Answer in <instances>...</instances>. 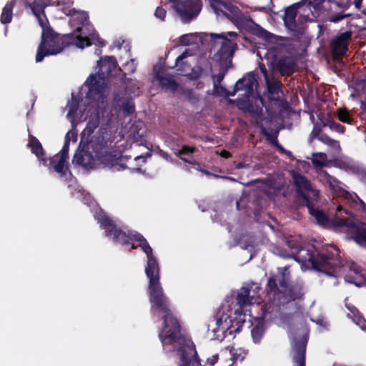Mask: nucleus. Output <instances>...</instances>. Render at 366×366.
Wrapping results in <instances>:
<instances>
[{
	"label": "nucleus",
	"instance_id": "f257e3e1",
	"mask_svg": "<svg viewBox=\"0 0 366 366\" xmlns=\"http://www.w3.org/2000/svg\"><path fill=\"white\" fill-rule=\"evenodd\" d=\"M133 239L139 242L138 247L147 255V261L145 274L149 279L147 293L150 303V312L163 320V323L179 320L174 314L172 303L160 283L159 266L153 250L144 237L134 232Z\"/></svg>",
	"mask_w": 366,
	"mask_h": 366
},
{
	"label": "nucleus",
	"instance_id": "f03ea898",
	"mask_svg": "<svg viewBox=\"0 0 366 366\" xmlns=\"http://www.w3.org/2000/svg\"><path fill=\"white\" fill-rule=\"evenodd\" d=\"M287 245L295 261L303 265H311L314 269L329 276H334L339 264V250L336 247L329 246L318 250L312 244H302L294 239H289Z\"/></svg>",
	"mask_w": 366,
	"mask_h": 366
},
{
	"label": "nucleus",
	"instance_id": "7ed1b4c3",
	"mask_svg": "<svg viewBox=\"0 0 366 366\" xmlns=\"http://www.w3.org/2000/svg\"><path fill=\"white\" fill-rule=\"evenodd\" d=\"M159 338L164 348L172 346V350L178 352L181 362L179 366L201 365L195 345L182 333L179 320L163 323Z\"/></svg>",
	"mask_w": 366,
	"mask_h": 366
},
{
	"label": "nucleus",
	"instance_id": "20e7f679",
	"mask_svg": "<svg viewBox=\"0 0 366 366\" xmlns=\"http://www.w3.org/2000/svg\"><path fill=\"white\" fill-rule=\"evenodd\" d=\"M81 27L78 26L72 33L61 35L51 29L44 30L41 42L38 46L36 61L41 62L44 57L56 55L64 48L74 45L84 49L92 45L87 36L81 35Z\"/></svg>",
	"mask_w": 366,
	"mask_h": 366
},
{
	"label": "nucleus",
	"instance_id": "39448f33",
	"mask_svg": "<svg viewBox=\"0 0 366 366\" xmlns=\"http://www.w3.org/2000/svg\"><path fill=\"white\" fill-rule=\"evenodd\" d=\"M290 267H278L276 274H271L267 280L266 291L283 305L302 299L305 295L304 284L302 281L290 282Z\"/></svg>",
	"mask_w": 366,
	"mask_h": 366
},
{
	"label": "nucleus",
	"instance_id": "423d86ee",
	"mask_svg": "<svg viewBox=\"0 0 366 366\" xmlns=\"http://www.w3.org/2000/svg\"><path fill=\"white\" fill-rule=\"evenodd\" d=\"M210 6L217 15L222 14L232 21L237 26L242 27L249 16H247L240 9L230 3L222 0H209Z\"/></svg>",
	"mask_w": 366,
	"mask_h": 366
},
{
	"label": "nucleus",
	"instance_id": "0eeeda50",
	"mask_svg": "<svg viewBox=\"0 0 366 366\" xmlns=\"http://www.w3.org/2000/svg\"><path fill=\"white\" fill-rule=\"evenodd\" d=\"M299 4L294 3L285 9L282 20L285 28L296 39H301L305 34V27L302 26L298 11Z\"/></svg>",
	"mask_w": 366,
	"mask_h": 366
},
{
	"label": "nucleus",
	"instance_id": "6e6552de",
	"mask_svg": "<svg viewBox=\"0 0 366 366\" xmlns=\"http://www.w3.org/2000/svg\"><path fill=\"white\" fill-rule=\"evenodd\" d=\"M89 148L92 149L97 158L106 156L109 153V149L112 140V135L107 128L100 127L97 132L89 139H86Z\"/></svg>",
	"mask_w": 366,
	"mask_h": 366
},
{
	"label": "nucleus",
	"instance_id": "1a4fd4ad",
	"mask_svg": "<svg viewBox=\"0 0 366 366\" xmlns=\"http://www.w3.org/2000/svg\"><path fill=\"white\" fill-rule=\"evenodd\" d=\"M201 0H181L174 7L182 22L187 24L194 20L202 10Z\"/></svg>",
	"mask_w": 366,
	"mask_h": 366
},
{
	"label": "nucleus",
	"instance_id": "9d476101",
	"mask_svg": "<svg viewBox=\"0 0 366 366\" xmlns=\"http://www.w3.org/2000/svg\"><path fill=\"white\" fill-rule=\"evenodd\" d=\"M297 59L290 54L274 55L271 67L283 76H290L296 71Z\"/></svg>",
	"mask_w": 366,
	"mask_h": 366
},
{
	"label": "nucleus",
	"instance_id": "9b49d317",
	"mask_svg": "<svg viewBox=\"0 0 366 366\" xmlns=\"http://www.w3.org/2000/svg\"><path fill=\"white\" fill-rule=\"evenodd\" d=\"M212 46L219 45L220 48L215 54L216 58L227 60L231 59L236 49V44L224 34H211Z\"/></svg>",
	"mask_w": 366,
	"mask_h": 366
},
{
	"label": "nucleus",
	"instance_id": "f8f14e48",
	"mask_svg": "<svg viewBox=\"0 0 366 366\" xmlns=\"http://www.w3.org/2000/svg\"><path fill=\"white\" fill-rule=\"evenodd\" d=\"M69 144L70 139L68 132L66 135L61 150L58 154L49 159V167H53L54 170L59 174L60 177H64L68 169Z\"/></svg>",
	"mask_w": 366,
	"mask_h": 366
},
{
	"label": "nucleus",
	"instance_id": "ddd939ff",
	"mask_svg": "<svg viewBox=\"0 0 366 366\" xmlns=\"http://www.w3.org/2000/svg\"><path fill=\"white\" fill-rule=\"evenodd\" d=\"M106 78L100 73L90 74L87 78L85 84L88 85L86 98L99 99L104 91V79Z\"/></svg>",
	"mask_w": 366,
	"mask_h": 366
},
{
	"label": "nucleus",
	"instance_id": "4468645a",
	"mask_svg": "<svg viewBox=\"0 0 366 366\" xmlns=\"http://www.w3.org/2000/svg\"><path fill=\"white\" fill-rule=\"evenodd\" d=\"M269 300L262 306V315L259 317L263 320L272 321L277 318H281L282 312V307L285 305L282 304L272 295H268Z\"/></svg>",
	"mask_w": 366,
	"mask_h": 366
},
{
	"label": "nucleus",
	"instance_id": "2eb2a0df",
	"mask_svg": "<svg viewBox=\"0 0 366 366\" xmlns=\"http://www.w3.org/2000/svg\"><path fill=\"white\" fill-rule=\"evenodd\" d=\"M352 31H346L336 36L330 42V47L335 56H342L348 50L349 42L352 39Z\"/></svg>",
	"mask_w": 366,
	"mask_h": 366
},
{
	"label": "nucleus",
	"instance_id": "dca6fc26",
	"mask_svg": "<svg viewBox=\"0 0 366 366\" xmlns=\"http://www.w3.org/2000/svg\"><path fill=\"white\" fill-rule=\"evenodd\" d=\"M154 79L158 81L160 88L165 92H170L174 94L179 88V84L173 78V76L165 73V71L161 66L157 69L156 66L154 68Z\"/></svg>",
	"mask_w": 366,
	"mask_h": 366
},
{
	"label": "nucleus",
	"instance_id": "f3484780",
	"mask_svg": "<svg viewBox=\"0 0 366 366\" xmlns=\"http://www.w3.org/2000/svg\"><path fill=\"white\" fill-rule=\"evenodd\" d=\"M258 85L256 74L249 72L235 84L234 92L229 95L234 96L239 91H244V94L249 97L253 94L254 88Z\"/></svg>",
	"mask_w": 366,
	"mask_h": 366
},
{
	"label": "nucleus",
	"instance_id": "a211bd4d",
	"mask_svg": "<svg viewBox=\"0 0 366 366\" xmlns=\"http://www.w3.org/2000/svg\"><path fill=\"white\" fill-rule=\"evenodd\" d=\"M307 338L302 337L300 339L295 340L292 345V362L294 366H306V347Z\"/></svg>",
	"mask_w": 366,
	"mask_h": 366
},
{
	"label": "nucleus",
	"instance_id": "6ab92c4d",
	"mask_svg": "<svg viewBox=\"0 0 366 366\" xmlns=\"http://www.w3.org/2000/svg\"><path fill=\"white\" fill-rule=\"evenodd\" d=\"M24 5L26 7H29L33 13V14L36 17L39 21L40 26L43 28L45 27L46 23L43 20L41 15L45 16L44 9L46 6H61L64 5V3L61 1H55L52 3L49 1H34L32 3H29L27 0L24 1Z\"/></svg>",
	"mask_w": 366,
	"mask_h": 366
},
{
	"label": "nucleus",
	"instance_id": "aec40b11",
	"mask_svg": "<svg viewBox=\"0 0 366 366\" xmlns=\"http://www.w3.org/2000/svg\"><path fill=\"white\" fill-rule=\"evenodd\" d=\"M253 286H255L254 290L259 292L260 287L255 284L252 283L251 286L249 287H242L237 292L236 300L237 304L239 306L241 309L246 307L247 306L254 304L257 302V298L259 297H255V295H251L250 292Z\"/></svg>",
	"mask_w": 366,
	"mask_h": 366
},
{
	"label": "nucleus",
	"instance_id": "412c9836",
	"mask_svg": "<svg viewBox=\"0 0 366 366\" xmlns=\"http://www.w3.org/2000/svg\"><path fill=\"white\" fill-rule=\"evenodd\" d=\"M298 11L300 20L302 22V26H305V30L307 28V22H311L317 17L319 13H316L313 9V4L308 0H302L299 2Z\"/></svg>",
	"mask_w": 366,
	"mask_h": 366
},
{
	"label": "nucleus",
	"instance_id": "4be33fe9",
	"mask_svg": "<svg viewBox=\"0 0 366 366\" xmlns=\"http://www.w3.org/2000/svg\"><path fill=\"white\" fill-rule=\"evenodd\" d=\"M294 183L296 187V192L297 197L302 200V204L307 202V201H310L311 199L305 193V192H309L312 190V186L305 176L295 173L293 175Z\"/></svg>",
	"mask_w": 366,
	"mask_h": 366
},
{
	"label": "nucleus",
	"instance_id": "5701e85b",
	"mask_svg": "<svg viewBox=\"0 0 366 366\" xmlns=\"http://www.w3.org/2000/svg\"><path fill=\"white\" fill-rule=\"evenodd\" d=\"M99 71H98L105 78L115 76L117 72H122L118 66L117 61L114 56H105L104 59L99 61Z\"/></svg>",
	"mask_w": 366,
	"mask_h": 366
},
{
	"label": "nucleus",
	"instance_id": "b1692460",
	"mask_svg": "<svg viewBox=\"0 0 366 366\" xmlns=\"http://www.w3.org/2000/svg\"><path fill=\"white\" fill-rule=\"evenodd\" d=\"M135 231L129 232L128 234L122 231L117 227H113L110 230L107 231V237H112L115 243L122 245L129 244L133 239V235Z\"/></svg>",
	"mask_w": 366,
	"mask_h": 366
},
{
	"label": "nucleus",
	"instance_id": "393cba45",
	"mask_svg": "<svg viewBox=\"0 0 366 366\" xmlns=\"http://www.w3.org/2000/svg\"><path fill=\"white\" fill-rule=\"evenodd\" d=\"M72 162L85 169H92L94 165V159L92 154L84 149H78L76 150Z\"/></svg>",
	"mask_w": 366,
	"mask_h": 366
},
{
	"label": "nucleus",
	"instance_id": "a878e982",
	"mask_svg": "<svg viewBox=\"0 0 366 366\" xmlns=\"http://www.w3.org/2000/svg\"><path fill=\"white\" fill-rule=\"evenodd\" d=\"M27 147L30 148L31 152L36 155L40 162L44 165L47 164L49 159L45 157V152L41 142L36 137L31 134H29Z\"/></svg>",
	"mask_w": 366,
	"mask_h": 366
},
{
	"label": "nucleus",
	"instance_id": "bb28decb",
	"mask_svg": "<svg viewBox=\"0 0 366 366\" xmlns=\"http://www.w3.org/2000/svg\"><path fill=\"white\" fill-rule=\"evenodd\" d=\"M302 205L307 207L309 214L315 218L318 224L325 227L330 224L328 216L322 210L315 208L312 200L303 203Z\"/></svg>",
	"mask_w": 366,
	"mask_h": 366
},
{
	"label": "nucleus",
	"instance_id": "cd10ccee",
	"mask_svg": "<svg viewBox=\"0 0 366 366\" xmlns=\"http://www.w3.org/2000/svg\"><path fill=\"white\" fill-rule=\"evenodd\" d=\"M242 28L247 30L249 33L259 37L267 39L270 35L269 32L254 23L250 16H249L247 20H246L245 24H244Z\"/></svg>",
	"mask_w": 366,
	"mask_h": 366
},
{
	"label": "nucleus",
	"instance_id": "c85d7f7f",
	"mask_svg": "<svg viewBox=\"0 0 366 366\" xmlns=\"http://www.w3.org/2000/svg\"><path fill=\"white\" fill-rule=\"evenodd\" d=\"M268 92V98L272 101H279L280 96L282 93V84L280 81H271L270 79L265 81Z\"/></svg>",
	"mask_w": 366,
	"mask_h": 366
},
{
	"label": "nucleus",
	"instance_id": "c756f323",
	"mask_svg": "<svg viewBox=\"0 0 366 366\" xmlns=\"http://www.w3.org/2000/svg\"><path fill=\"white\" fill-rule=\"evenodd\" d=\"M15 5V0H9L2 9L0 21L3 24H9L13 17V9Z\"/></svg>",
	"mask_w": 366,
	"mask_h": 366
},
{
	"label": "nucleus",
	"instance_id": "7c9ffc66",
	"mask_svg": "<svg viewBox=\"0 0 366 366\" xmlns=\"http://www.w3.org/2000/svg\"><path fill=\"white\" fill-rule=\"evenodd\" d=\"M264 320L259 319L251 330V335L254 343H259L264 334Z\"/></svg>",
	"mask_w": 366,
	"mask_h": 366
},
{
	"label": "nucleus",
	"instance_id": "2f4dec72",
	"mask_svg": "<svg viewBox=\"0 0 366 366\" xmlns=\"http://www.w3.org/2000/svg\"><path fill=\"white\" fill-rule=\"evenodd\" d=\"M352 238L359 245L366 247V229L362 227H355Z\"/></svg>",
	"mask_w": 366,
	"mask_h": 366
},
{
	"label": "nucleus",
	"instance_id": "473e14b6",
	"mask_svg": "<svg viewBox=\"0 0 366 366\" xmlns=\"http://www.w3.org/2000/svg\"><path fill=\"white\" fill-rule=\"evenodd\" d=\"M97 221L101 224V227L105 230L106 235L107 234L108 230H110L113 227H116L114 221L104 213H100L98 214Z\"/></svg>",
	"mask_w": 366,
	"mask_h": 366
},
{
	"label": "nucleus",
	"instance_id": "72a5a7b5",
	"mask_svg": "<svg viewBox=\"0 0 366 366\" xmlns=\"http://www.w3.org/2000/svg\"><path fill=\"white\" fill-rule=\"evenodd\" d=\"M97 115L99 114H97ZM99 123V116H97V117L94 120H89L87 122L86 127L82 132L81 140L85 136L87 137L86 139H88L90 137V136L94 133V130L98 127Z\"/></svg>",
	"mask_w": 366,
	"mask_h": 366
},
{
	"label": "nucleus",
	"instance_id": "f704fd0d",
	"mask_svg": "<svg viewBox=\"0 0 366 366\" xmlns=\"http://www.w3.org/2000/svg\"><path fill=\"white\" fill-rule=\"evenodd\" d=\"M197 151V148L195 147H191L188 145H183L182 148L177 150L175 152V154L179 157L182 161L187 163L192 164V162L188 160L187 159L182 157V155H187L190 154H193Z\"/></svg>",
	"mask_w": 366,
	"mask_h": 366
},
{
	"label": "nucleus",
	"instance_id": "c9c22d12",
	"mask_svg": "<svg viewBox=\"0 0 366 366\" xmlns=\"http://www.w3.org/2000/svg\"><path fill=\"white\" fill-rule=\"evenodd\" d=\"M336 116L337 119L343 123L352 124L353 122V118L350 114L347 109L345 107L337 109L336 111Z\"/></svg>",
	"mask_w": 366,
	"mask_h": 366
},
{
	"label": "nucleus",
	"instance_id": "e433bc0d",
	"mask_svg": "<svg viewBox=\"0 0 366 366\" xmlns=\"http://www.w3.org/2000/svg\"><path fill=\"white\" fill-rule=\"evenodd\" d=\"M68 16H71L74 17L76 16L77 24L83 25L89 19V15L87 12L84 11H77L75 9L72 10H69L68 13Z\"/></svg>",
	"mask_w": 366,
	"mask_h": 366
},
{
	"label": "nucleus",
	"instance_id": "4c0bfd02",
	"mask_svg": "<svg viewBox=\"0 0 366 366\" xmlns=\"http://www.w3.org/2000/svg\"><path fill=\"white\" fill-rule=\"evenodd\" d=\"M333 224L337 227H346L348 228H355V224L347 218H337L333 221Z\"/></svg>",
	"mask_w": 366,
	"mask_h": 366
},
{
	"label": "nucleus",
	"instance_id": "58836bf2",
	"mask_svg": "<svg viewBox=\"0 0 366 366\" xmlns=\"http://www.w3.org/2000/svg\"><path fill=\"white\" fill-rule=\"evenodd\" d=\"M226 70L220 71L217 74L212 75L214 90L217 92L218 89H224L223 87L219 86V84L223 81L225 76Z\"/></svg>",
	"mask_w": 366,
	"mask_h": 366
},
{
	"label": "nucleus",
	"instance_id": "ea45409f",
	"mask_svg": "<svg viewBox=\"0 0 366 366\" xmlns=\"http://www.w3.org/2000/svg\"><path fill=\"white\" fill-rule=\"evenodd\" d=\"M69 112L67 113V116L73 117L76 114L78 107H79V101L76 99L74 95L72 94V99L71 102L68 104Z\"/></svg>",
	"mask_w": 366,
	"mask_h": 366
},
{
	"label": "nucleus",
	"instance_id": "a19ab883",
	"mask_svg": "<svg viewBox=\"0 0 366 366\" xmlns=\"http://www.w3.org/2000/svg\"><path fill=\"white\" fill-rule=\"evenodd\" d=\"M188 56L187 52L184 51L176 59L175 66L177 67L178 71H184L187 62L184 61Z\"/></svg>",
	"mask_w": 366,
	"mask_h": 366
},
{
	"label": "nucleus",
	"instance_id": "79ce46f5",
	"mask_svg": "<svg viewBox=\"0 0 366 366\" xmlns=\"http://www.w3.org/2000/svg\"><path fill=\"white\" fill-rule=\"evenodd\" d=\"M350 14H344L343 11L331 14L328 19L330 22L337 23L346 17L350 16Z\"/></svg>",
	"mask_w": 366,
	"mask_h": 366
},
{
	"label": "nucleus",
	"instance_id": "37998d69",
	"mask_svg": "<svg viewBox=\"0 0 366 366\" xmlns=\"http://www.w3.org/2000/svg\"><path fill=\"white\" fill-rule=\"evenodd\" d=\"M318 140L320 141L321 142H322L323 144L330 146V147H333L335 143H337V141L332 139L327 134H325L324 132L318 138Z\"/></svg>",
	"mask_w": 366,
	"mask_h": 366
},
{
	"label": "nucleus",
	"instance_id": "c03bdc74",
	"mask_svg": "<svg viewBox=\"0 0 366 366\" xmlns=\"http://www.w3.org/2000/svg\"><path fill=\"white\" fill-rule=\"evenodd\" d=\"M202 72L203 69L200 66L194 67L192 69V73L189 74V79L192 80H197L202 76Z\"/></svg>",
	"mask_w": 366,
	"mask_h": 366
},
{
	"label": "nucleus",
	"instance_id": "a18cd8bd",
	"mask_svg": "<svg viewBox=\"0 0 366 366\" xmlns=\"http://www.w3.org/2000/svg\"><path fill=\"white\" fill-rule=\"evenodd\" d=\"M167 11L162 6H157L154 12V16L162 21L165 20Z\"/></svg>",
	"mask_w": 366,
	"mask_h": 366
},
{
	"label": "nucleus",
	"instance_id": "49530a36",
	"mask_svg": "<svg viewBox=\"0 0 366 366\" xmlns=\"http://www.w3.org/2000/svg\"><path fill=\"white\" fill-rule=\"evenodd\" d=\"M330 129L331 130L335 131L340 134H344L345 132V127L342 126V124L335 122V121H332L331 124H330Z\"/></svg>",
	"mask_w": 366,
	"mask_h": 366
},
{
	"label": "nucleus",
	"instance_id": "de8ad7c7",
	"mask_svg": "<svg viewBox=\"0 0 366 366\" xmlns=\"http://www.w3.org/2000/svg\"><path fill=\"white\" fill-rule=\"evenodd\" d=\"M335 4L338 6L340 9H342V11H346L350 8V6L352 4L351 0H347L345 1H343L342 0L340 1L335 2Z\"/></svg>",
	"mask_w": 366,
	"mask_h": 366
},
{
	"label": "nucleus",
	"instance_id": "09e8293b",
	"mask_svg": "<svg viewBox=\"0 0 366 366\" xmlns=\"http://www.w3.org/2000/svg\"><path fill=\"white\" fill-rule=\"evenodd\" d=\"M122 108L124 112L128 114H131L135 111L134 105L129 102L123 103Z\"/></svg>",
	"mask_w": 366,
	"mask_h": 366
},
{
	"label": "nucleus",
	"instance_id": "8fccbe9b",
	"mask_svg": "<svg viewBox=\"0 0 366 366\" xmlns=\"http://www.w3.org/2000/svg\"><path fill=\"white\" fill-rule=\"evenodd\" d=\"M262 132L264 134V135L267 136V139L274 147H277V146H279L280 143L277 140V136H271L267 132L265 129H262Z\"/></svg>",
	"mask_w": 366,
	"mask_h": 366
},
{
	"label": "nucleus",
	"instance_id": "3c124183",
	"mask_svg": "<svg viewBox=\"0 0 366 366\" xmlns=\"http://www.w3.org/2000/svg\"><path fill=\"white\" fill-rule=\"evenodd\" d=\"M322 131L320 128V127H319L317 124H315L314 125V127H313V129L311 132V137L312 138H316L318 139V138L321 136V134H322Z\"/></svg>",
	"mask_w": 366,
	"mask_h": 366
},
{
	"label": "nucleus",
	"instance_id": "603ef678",
	"mask_svg": "<svg viewBox=\"0 0 366 366\" xmlns=\"http://www.w3.org/2000/svg\"><path fill=\"white\" fill-rule=\"evenodd\" d=\"M179 41L181 44L182 45H189L190 41H189V34H184V35H182L179 38Z\"/></svg>",
	"mask_w": 366,
	"mask_h": 366
},
{
	"label": "nucleus",
	"instance_id": "864d4df0",
	"mask_svg": "<svg viewBox=\"0 0 366 366\" xmlns=\"http://www.w3.org/2000/svg\"><path fill=\"white\" fill-rule=\"evenodd\" d=\"M219 360V355L217 354L212 355V357L207 358V362L211 365L214 366Z\"/></svg>",
	"mask_w": 366,
	"mask_h": 366
},
{
	"label": "nucleus",
	"instance_id": "5fc2aeb1",
	"mask_svg": "<svg viewBox=\"0 0 366 366\" xmlns=\"http://www.w3.org/2000/svg\"><path fill=\"white\" fill-rule=\"evenodd\" d=\"M259 66L260 71L264 78V80L268 81V79H269V77L266 66H264V64H259Z\"/></svg>",
	"mask_w": 366,
	"mask_h": 366
},
{
	"label": "nucleus",
	"instance_id": "6e6d98bb",
	"mask_svg": "<svg viewBox=\"0 0 366 366\" xmlns=\"http://www.w3.org/2000/svg\"><path fill=\"white\" fill-rule=\"evenodd\" d=\"M312 162V164L315 166L322 167L325 165V164L320 159L314 158Z\"/></svg>",
	"mask_w": 366,
	"mask_h": 366
},
{
	"label": "nucleus",
	"instance_id": "4d7b16f0",
	"mask_svg": "<svg viewBox=\"0 0 366 366\" xmlns=\"http://www.w3.org/2000/svg\"><path fill=\"white\" fill-rule=\"evenodd\" d=\"M220 156L223 158L228 159L232 157V154L229 151L223 149L220 153Z\"/></svg>",
	"mask_w": 366,
	"mask_h": 366
},
{
	"label": "nucleus",
	"instance_id": "13d9d810",
	"mask_svg": "<svg viewBox=\"0 0 366 366\" xmlns=\"http://www.w3.org/2000/svg\"><path fill=\"white\" fill-rule=\"evenodd\" d=\"M146 158H147L146 156L139 155V156L135 157L134 160L136 162H141L142 163H145L146 162Z\"/></svg>",
	"mask_w": 366,
	"mask_h": 366
},
{
	"label": "nucleus",
	"instance_id": "bf43d9fd",
	"mask_svg": "<svg viewBox=\"0 0 366 366\" xmlns=\"http://www.w3.org/2000/svg\"><path fill=\"white\" fill-rule=\"evenodd\" d=\"M159 154L166 160H169V159L170 158L169 154L163 150H159Z\"/></svg>",
	"mask_w": 366,
	"mask_h": 366
},
{
	"label": "nucleus",
	"instance_id": "052dcab7",
	"mask_svg": "<svg viewBox=\"0 0 366 366\" xmlns=\"http://www.w3.org/2000/svg\"><path fill=\"white\" fill-rule=\"evenodd\" d=\"M332 120H331L330 119L327 118L325 120H322L321 122H322V125L323 127H328L330 128V124H331Z\"/></svg>",
	"mask_w": 366,
	"mask_h": 366
},
{
	"label": "nucleus",
	"instance_id": "680f3d73",
	"mask_svg": "<svg viewBox=\"0 0 366 366\" xmlns=\"http://www.w3.org/2000/svg\"><path fill=\"white\" fill-rule=\"evenodd\" d=\"M346 278H347V282H350V283H352V284H355V285H357V287H360V286L362 285V283H360V282H355V280H351V279H352V277H350V275H347V276L346 277Z\"/></svg>",
	"mask_w": 366,
	"mask_h": 366
},
{
	"label": "nucleus",
	"instance_id": "e2e57ef3",
	"mask_svg": "<svg viewBox=\"0 0 366 366\" xmlns=\"http://www.w3.org/2000/svg\"><path fill=\"white\" fill-rule=\"evenodd\" d=\"M276 148L280 153L285 154L287 152V149H285L280 144Z\"/></svg>",
	"mask_w": 366,
	"mask_h": 366
},
{
	"label": "nucleus",
	"instance_id": "0e129e2a",
	"mask_svg": "<svg viewBox=\"0 0 366 366\" xmlns=\"http://www.w3.org/2000/svg\"><path fill=\"white\" fill-rule=\"evenodd\" d=\"M257 182H262V183H263V182H264V180H262V179H255V180H252V181H251L250 182H249V183H248V185L253 186V185H254V184H255V183H257Z\"/></svg>",
	"mask_w": 366,
	"mask_h": 366
},
{
	"label": "nucleus",
	"instance_id": "69168bd1",
	"mask_svg": "<svg viewBox=\"0 0 366 366\" xmlns=\"http://www.w3.org/2000/svg\"><path fill=\"white\" fill-rule=\"evenodd\" d=\"M362 0H355L354 2L355 8L360 9L362 5Z\"/></svg>",
	"mask_w": 366,
	"mask_h": 366
},
{
	"label": "nucleus",
	"instance_id": "338daca9",
	"mask_svg": "<svg viewBox=\"0 0 366 366\" xmlns=\"http://www.w3.org/2000/svg\"><path fill=\"white\" fill-rule=\"evenodd\" d=\"M121 79H122V81L123 84H127V81H129V79L127 78L126 73H123L122 74V77L121 78Z\"/></svg>",
	"mask_w": 366,
	"mask_h": 366
},
{
	"label": "nucleus",
	"instance_id": "774afa93",
	"mask_svg": "<svg viewBox=\"0 0 366 366\" xmlns=\"http://www.w3.org/2000/svg\"><path fill=\"white\" fill-rule=\"evenodd\" d=\"M222 324V318L217 317L216 318V325L217 327H219Z\"/></svg>",
	"mask_w": 366,
	"mask_h": 366
}]
</instances>
